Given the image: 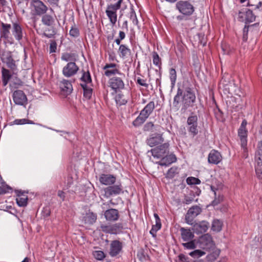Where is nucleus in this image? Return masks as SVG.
<instances>
[{"mask_svg":"<svg viewBox=\"0 0 262 262\" xmlns=\"http://www.w3.org/2000/svg\"><path fill=\"white\" fill-rule=\"evenodd\" d=\"M27 35L26 29L20 22L12 21V24L0 22V37L10 43H13L14 39L20 41Z\"/></svg>","mask_w":262,"mask_h":262,"instance_id":"obj_1","label":"nucleus"},{"mask_svg":"<svg viewBox=\"0 0 262 262\" xmlns=\"http://www.w3.org/2000/svg\"><path fill=\"white\" fill-rule=\"evenodd\" d=\"M182 102L181 111L185 112L189 107L194 106L196 102V96L193 88L190 86L179 87L173 98V105L178 107Z\"/></svg>","mask_w":262,"mask_h":262,"instance_id":"obj_2","label":"nucleus"},{"mask_svg":"<svg viewBox=\"0 0 262 262\" xmlns=\"http://www.w3.org/2000/svg\"><path fill=\"white\" fill-rule=\"evenodd\" d=\"M0 59L11 71L12 74H17V66L12 52L0 48Z\"/></svg>","mask_w":262,"mask_h":262,"instance_id":"obj_3","label":"nucleus"},{"mask_svg":"<svg viewBox=\"0 0 262 262\" xmlns=\"http://www.w3.org/2000/svg\"><path fill=\"white\" fill-rule=\"evenodd\" d=\"M155 108V102L150 101L140 112V115L133 122V125L135 127L141 125L148 118Z\"/></svg>","mask_w":262,"mask_h":262,"instance_id":"obj_4","label":"nucleus"},{"mask_svg":"<svg viewBox=\"0 0 262 262\" xmlns=\"http://www.w3.org/2000/svg\"><path fill=\"white\" fill-rule=\"evenodd\" d=\"M30 8L32 14L38 16L46 13L49 9L48 6L41 0H31Z\"/></svg>","mask_w":262,"mask_h":262,"instance_id":"obj_5","label":"nucleus"},{"mask_svg":"<svg viewBox=\"0 0 262 262\" xmlns=\"http://www.w3.org/2000/svg\"><path fill=\"white\" fill-rule=\"evenodd\" d=\"M176 9L182 14L190 16L194 12V7L190 1L180 0L177 2Z\"/></svg>","mask_w":262,"mask_h":262,"instance_id":"obj_6","label":"nucleus"},{"mask_svg":"<svg viewBox=\"0 0 262 262\" xmlns=\"http://www.w3.org/2000/svg\"><path fill=\"white\" fill-rule=\"evenodd\" d=\"M198 119L199 118L194 112H191L187 119L188 132L193 137L199 134Z\"/></svg>","mask_w":262,"mask_h":262,"instance_id":"obj_7","label":"nucleus"},{"mask_svg":"<svg viewBox=\"0 0 262 262\" xmlns=\"http://www.w3.org/2000/svg\"><path fill=\"white\" fill-rule=\"evenodd\" d=\"M196 244L198 247L206 251L212 250L215 247V243L212 239V236L208 233L200 237L196 242Z\"/></svg>","mask_w":262,"mask_h":262,"instance_id":"obj_8","label":"nucleus"},{"mask_svg":"<svg viewBox=\"0 0 262 262\" xmlns=\"http://www.w3.org/2000/svg\"><path fill=\"white\" fill-rule=\"evenodd\" d=\"M104 196L108 198L112 196H116L123 193V187L120 182L116 184H113L104 188Z\"/></svg>","mask_w":262,"mask_h":262,"instance_id":"obj_9","label":"nucleus"},{"mask_svg":"<svg viewBox=\"0 0 262 262\" xmlns=\"http://www.w3.org/2000/svg\"><path fill=\"white\" fill-rule=\"evenodd\" d=\"M256 16L252 11L248 8H244L238 13V20L248 24L255 20Z\"/></svg>","mask_w":262,"mask_h":262,"instance_id":"obj_10","label":"nucleus"},{"mask_svg":"<svg viewBox=\"0 0 262 262\" xmlns=\"http://www.w3.org/2000/svg\"><path fill=\"white\" fill-rule=\"evenodd\" d=\"M121 5L119 3H115L111 4L107 6L105 13L113 25H114L117 21V11L121 8Z\"/></svg>","mask_w":262,"mask_h":262,"instance_id":"obj_11","label":"nucleus"},{"mask_svg":"<svg viewBox=\"0 0 262 262\" xmlns=\"http://www.w3.org/2000/svg\"><path fill=\"white\" fill-rule=\"evenodd\" d=\"M169 143H164L148 151V153L150 152L154 157L159 159L169 154Z\"/></svg>","mask_w":262,"mask_h":262,"instance_id":"obj_12","label":"nucleus"},{"mask_svg":"<svg viewBox=\"0 0 262 262\" xmlns=\"http://www.w3.org/2000/svg\"><path fill=\"white\" fill-rule=\"evenodd\" d=\"M202 211V208L198 205H194L190 207L185 215L186 222L189 225H192L194 219L200 214Z\"/></svg>","mask_w":262,"mask_h":262,"instance_id":"obj_13","label":"nucleus"},{"mask_svg":"<svg viewBox=\"0 0 262 262\" xmlns=\"http://www.w3.org/2000/svg\"><path fill=\"white\" fill-rule=\"evenodd\" d=\"M78 70L79 67L75 62H69L63 68L62 74L66 77H71L76 74Z\"/></svg>","mask_w":262,"mask_h":262,"instance_id":"obj_14","label":"nucleus"},{"mask_svg":"<svg viewBox=\"0 0 262 262\" xmlns=\"http://www.w3.org/2000/svg\"><path fill=\"white\" fill-rule=\"evenodd\" d=\"M14 103L19 105H25L27 104L28 99L25 93L19 90H15L12 94Z\"/></svg>","mask_w":262,"mask_h":262,"instance_id":"obj_15","label":"nucleus"},{"mask_svg":"<svg viewBox=\"0 0 262 262\" xmlns=\"http://www.w3.org/2000/svg\"><path fill=\"white\" fill-rule=\"evenodd\" d=\"M123 243L119 240H113L110 244L109 254L111 257H116L122 251Z\"/></svg>","mask_w":262,"mask_h":262,"instance_id":"obj_16","label":"nucleus"},{"mask_svg":"<svg viewBox=\"0 0 262 262\" xmlns=\"http://www.w3.org/2000/svg\"><path fill=\"white\" fill-rule=\"evenodd\" d=\"M247 122L246 119H244L238 130V135L240 138L241 146H245L247 145V135L248 130L246 129Z\"/></svg>","mask_w":262,"mask_h":262,"instance_id":"obj_17","label":"nucleus"},{"mask_svg":"<svg viewBox=\"0 0 262 262\" xmlns=\"http://www.w3.org/2000/svg\"><path fill=\"white\" fill-rule=\"evenodd\" d=\"M117 66L118 65L115 63H106L103 68V69L105 70L104 75L107 77H110L118 74L124 77V75L122 74L119 70L116 68Z\"/></svg>","mask_w":262,"mask_h":262,"instance_id":"obj_18","label":"nucleus"},{"mask_svg":"<svg viewBox=\"0 0 262 262\" xmlns=\"http://www.w3.org/2000/svg\"><path fill=\"white\" fill-rule=\"evenodd\" d=\"M110 87L116 92L119 91L120 90L123 89L124 88V83L121 77H114L109 80Z\"/></svg>","mask_w":262,"mask_h":262,"instance_id":"obj_19","label":"nucleus"},{"mask_svg":"<svg viewBox=\"0 0 262 262\" xmlns=\"http://www.w3.org/2000/svg\"><path fill=\"white\" fill-rule=\"evenodd\" d=\"M104 216L106 221L116 222L120 217L118 210L114 208L108 209L104 212Z\"/></svg>","mask_w":262,"mask_h":262,"instance_id":"obj_20","label":"nucleus"},{"mask_svg":"<svg viewBox=\"0 0 262 262\" xmlns=\"http://www.w3.org/2000/svg\"><path fill=\"white\" fill-rule=\"evenodd\" d=\"M99 181L102 185L110 186L115 183L116 177L113 174L101 173L99 175Z\"/></svg>","mask_w":262,"mask_h":262,"instance_id":"obj_21","label":"nucleus"},{"mask_svg":"<svg viewBox=\"0 0 262 262\" xmlns=\"http://www.w3.org/2000/svg\"><path fill=\"white\" fill-rule=\"evenodd\" d=\"M209 224L207 221H203L193 224L192 230L196 234L205 233L207 231Z\"/></svg>","mask_w":262,"mask_h":262,"instance_id":"obj_22","label":"nucleus"},{"mask_svg":"<svg viewBox=\"0 0 262 262\" xmlns=\"http://www.w3.org/2000/svg\"><path fill=\"white\" fill-rule=\"evenodd\" d=\"M17 198L16 199L17 205L20 207L26 206L28 204V196L25 194L26 192L21 190H15Z\"/></svg>","mask_w":262,"mask_h":262,"instance_id":"obj_23","label":"nucleus"},{"mask_svg":"<svg viewBox=\"0 0 262 262\" xmlns=\"http://www.w3.org/2000/svg\"><path fill=\"white\" fill-rule=\"evenodd\" d=\"M41 21L42 24L47 27H54L55 24V20L56 16L55 14H50L48 13H45L42 15H41Z\"/></svg>","mask_w":262,"mask_h":262,"instance_id":"obj_24","label":"nucleus"},{"mask_svg":"<svg viewBox=\"0 0 262 262\" xmlns=\"http://www.w3.org/2000/svg\"><path fill=\"white\" fill-rule=\"evenodd\" d=\"M222 160V156L220 152L215 149L211 150L208 155V162L212 164H217Z\"/></svg>","mask_w":262,"mask_h":262,"instance_id":"obj_25","label":"nucleus"},{"mask_svg":"<svg viewBox=\"0 0 262 262\" xmlns=\"http://www.w3.org/2000/svg\"><path fill=\"white\" fill-rule=\"evenodd\" d=\"M60 89L62 94L66 96L71 94L73 91L71 82L68 80L63 79L60 84Z\"/></svg>","mask_w":262,"mask_h":262,"instance_id":"obj_26","label":"nucleus"},{"mask_svg":"<svg viewBox=\"0 0 262 262\" xmlns=\"http://www.w3.org/2000/svg\"><path fill=\"white\" fill-rule=\"evenodd\" d=\"M259 23H256L252 25H246L243 29V35L242 40L244 42H246L248 39V34L249 32H252L256 31L257 32L258 30L256 29L259 26Z\"/></svg>","mask_w":262,"mask_h":262,"instance_id":"obj_27","label":"nucleus"},{"mask_svg":"<svg viewBox=\"0 0 262 262\" xmlns=\"http://www.w3.org/2000/svg\"><path fill=\"white\" fill-rule=\"evenodd\" d=\"M97 219V214L89 210L83 216L82 221L85 224L93 225L96 222Z\"/></svg>","mask_w":262,"mask_h":262,"instance_id":"obj_28","label":"nucleus"},{"mask_svg":"<svg viewBox=\"0 0 262 262\" xmlns=\"http://www.w3.org/2000/svg\"><path fill=\"white\" fill-rule=\"evenodd\" d=\"M161 158V160L157 162L161 166H168L171 163L175 162L177 160V158L173 154H167Z\"/></svg>","mask_w":262,"mask_h":262,"instance_id":"obj_29","label":"nucleus"},{"mask_svg":"<svg viewBox=\"0 0 262 262\" xmlns=\"http://www.w3.org/2000/svg\"><path fill=\"white\" fill-rule=\"evenodd\" d=\"M164 141V139L162 135L156 134L155 136H151L146 140L147 145L150 147H154L161 144Z\"/></svg>","mask_w":262,"mask_h":262,"instance_id":"obj_30","label":"nucleus"},{"mask_svg":"<svg viewBox=\"0 0 262 262\" xmlns=\"http://www.w3.org/2000/svg\"><path fill=\"white\" fill-rule=\"evenodd\" d=\"M180 231L181 232V237L183 241L187 242L193 238V233L189 229H186L184 227H181L180 229Z\"/></svg>","mask_w":262,"mask_h":262,"instance_id":"obj_31","label":"nucleus"},{"mask_svg":"<svg viewBox=\"0 0 262 262\" xmlns=\"http://www.w3.org/2000/svg\"><path fill=\"white\" fill-rule=\"evenodd\" d=\"M11 71L4 67L2 68V78L3 86H6L12 77Z\"/></svg>","mask_w":262,"mask_h":262,"instance_id":"obj_32","label":"nucleus"},{"mask_svg":"<svg viewBox=\"0 0 262 262\" xmlns=\"http://www.w3.org/2000/svg\"><path fill=\"white\" fill-rule=\"evenodd\" d=\"M211 190L214 192V199L212 201L211 205L213 206H217L224 200V196L221 194H216V191L218 190V188L215 187L214 186L210 185Z\"/></svg>","mask_w":262,"mask_h":262,"instance_id":"obj_33","label":"nucleus"},{"mask_svg":"<svg viewBox=\"0 0 262 262\" xmlns=\"http://www.w3.org/2000/svg\"><path fill=\"white\" fill-rule=\"evenodd\" d=\"M119 56L123 59L127 58L131 54V50L125 45L122 44L118 49Z\"/></svg>","mask_w":262,"mask_h":262,"instance_id":"obj_34","label":"nucleus"},{"mask_svg":"<svg viewBox=\"0 0 262 262\" xmlns=\"http://www.w3.org/2000/svg\"><path fill=\"white\" fill-rule=\"evenodd\" d=\"M255 172L259 179H262V157L256 156Z\"/></svg>","mask_w":262,"mask_h":262,"instance_id":"obj_35","label":"nucleus"},{"mask_svg":"<svg viewBox=\"0 0 262 262\" xmlns=\"http://www.w3.org/2000/svg\"><path fill=\"white\" fill-rule=\"evenodd\" d=\"M77 55L74 53L64 52L61 54V59L62 60L67 62H75L76 61Z\"/></svg>","mask_w":262,"mask_h":262,"instance_id":"obj_36","label":"nucleus"},{"mask_svg":"<svg viewBox=\"0 0 262 262\" xmlns=\"http://www.w3.org/2000/svg\"><path fill=\"white\" fill-rule=\"evenodd\" d=\"M80 86L83 91L84 97L88 100L90 99L93 93V89L86 84V83H81Z\"/></svg>","mask_w":262,"mask_h":262,"instance_id":"obj_37","label":"nucleus"},{"mask_svg":"<svg viewBox=\"0 0 262 262\" xmlns=\"http://www.w3.org/2000/svg\"><path fill=\"white\" fill-rule=\"evenodd\" d=\"M82 75L80 78V80L83 82L82 83H86L88 85L89 84L92 83V80L90 71L88 70L86 72L83 70H82Z\"/></svg>","mask_w":262,"mask_h":262,"instance_id":"obj_38","label":"nucleus"},{"mask_svg":"<svg viewBox=\"0 0 262 262\" xmlns=\"http://www.w3.org/2000/svg\"><path fill=\"white\" fill-rule=\"evenodd\" d=\"M123 229L122 223H118L111 224V234H117L122 232Z\"/></svg>","mask_w":262,"mask_h":262,"instance_id":"obj_39","label":"nucleus"},{"mask_svg":"<svg viewBox=\"0 0 262 262\" xmlns=\"http://www.w3.org/2000/svg\"><path fill=\"white\" fill-rule=\"evenodd\" d=\"M223 222L218 219L214 220L211 225V229L216 232H220L222 230Z\"/></svg>","mask_w":262,"mask_h":262,"instance_id":"obj_40","label":"nucleus"},{"mask_svg":"<svg viewBox=\"0 0 262 262\" xmlns=\"http://www.w3.org/2000/svg\"><path fill=\"white\" fill-rule=\"evenodd\" d=\"M194 194L193 193V192H191L190 190L187 195H184V198L183 201V203L185 204H191L194 200Z\"/></svg>","mask_w":262,"mask_h":262,"instance_id":"obj_41","label":"nucleus"},{"mask_svg":"<svg viewBox=\"0 0 262 262\" xmlns=\"http://www.w3.org/2000/svg\"><path fill=\"white\" fill-rule=\"evenodd\" d=\"M152 58L154 64L158 66L159 70H161L162 66L161 59L156 52L152 53Z\"/></svg>","mask_w":262,"mask_h":262,"instance_id":"obj_42","label":"nucleus"},{"mask_svg":"<svg viewBox=\"0 0 262 262\" xmlns=\"http://www.w3.org/2000/svg\"><path fill=\"white\" fill-rule=\"evenodd\" d=\"M178 168L176 166L171 167L167 172L166 177L169 179L173 178L175 176L179 173Z\"/></svg>","mask_w":262,"mask_h":262,"instance_id":"obj_43","label":"nucleus"},{"mask_svg":"<svg viewBox=\"0 0 262 262\" xmlns=\"http://www.w3.org/2000/svg\"><path fill=\"white\" fill-rule=\"evenodd\" d=\"M25 124H34V122L30 120L27 119H15L14 121L10 123V125L13 124L21 125Z\"/></svg>","mask_w":262,"mask_h":262,"instance_id":"obj_44","label":"nucleus"},{"mask_svg":"<svg viewBox=\"0 0 262 262\" xmlns=\"http://www.w3.org/2000/svg\"><path fill=\"white\" fill-rule=\"evenodd\" d=\"M195 240L191 239L189 241L186 242L185 243H182V245L185 249H194L198 247V245L195 244Z\"/></svg>","mask_w":262,"mask_h":262,"instance_id":"obj_45","label":"nucleus"},{"mask_svg":"<svg viewBox=\"0 0 262 262\" xmlns=\"http://www.w3.org/2000/svg\"><path fill=\"white\" fill-rule=\"evenodd\" d=\"M116 101L117 104L119 105H125L127 100L125 99L124 96L121 94H118L116 96Z\"/></svg>","mask_w":262,"mask_h":262,"instance_id":"obj_46","label":"nucleus"},{"mask_svg":"<svg viewBox=\"0 0 262 262\" xmlns=\"http://www.w3.org/2000/svg\"><path fill=\"white\" fill-rule=\"evenodd\" d=\"M186 183L189 185L200 184L201 183V181L198 178L190 177L187 178Z\"/></svg>","mask_w":262,"mask_h":262,"instance_id":"obj_47","label":"nucleus"},{"mask_svg":"<svg viewBox=\"0 0 262 262\" xmlns=\"http://www.w3.org/2000/svg\"><path fill=\"white\" fill-rule=\"evenodd\" d=\"M93 255L96 259L99 260H103L105 257V254L102 251H94Z\"/></svg>","mask_w":262,"mask_h":262,"instance_id":"obj_48","label":"nucleus"},{"mask_svg":"<svg viewBox=\"0 0 262 262\" xmlns=\"http://www.w3.org/2000/svg\"><path fill=\"white\" fill-rule=\"evenodd\" d=\"M169 74L171 83L172 85H174L177 79V73L176 70L174 68H171L169 70Z\"/></svg>","mask_w":262,"mask_h":262,"instance_id":"obj_49","label":"nucleus"},{"mask_svg":"<svg viewBox=\"0 0 262 262\" xmlns=\"http://www.w3.org/2000/svg\"><path fill=\"white\" fill-rule=\"evenodd\" d=\"M129 18L131 20H132L133 23L134 24L138 25L139 22L133 6H132L130 8Z\"/></svg>","mask_w":262,"mask_h":262,"instance_id":"obj_50","label":"nucleus"},{"mask_svg":"<svg viewBox=\"0 0 262 262\" xmlns=\"http://www.w3.org/2000/svg\"><path fill=\"white\" fill-rule=\"evenodd\" d=\"M10 190H12V188L3 182L2 186H0V195L8 192Z\"/></svg>","mask_w":262,"mask_h":262,"instance_id":"obj_51","label":"nucleus"},{"mask_svg":"<svg viewBox=\"0 0 262 262\" xmlns=\"http://www.w3.org/2000/svg\"><path fill=\"white\" fill-rule=\"evenodd\" d=\"M205 253L201 250H195L189 253V255L193 258H199L204 255Z\"/></svg>","mask_w":262,"mask_h":262,"instance_id":"obj_52","label":"nucleus"},{"mask_svg":"<svg viewBox=\"0 0 262 262\" xmlns=\"http://www.w3.org/2000/svg\"><path fill=\"white\" fill-rule=\"evenodd\" d=\"M258 0H248V6H255V9H258L262 5L261 2H258Z\"/></svg>","mask_w":262,"mask_h":262,"instance_id":"obj_53","label":"nucleus"},{"mask_svg":"<svg viewBox=\"0 0 262 262\" xmlns=\"http://www.w3.org/2000/svg\"><path fill=\"white\" fill-rule=\"evenodd\" d=\"M155 125L152 122H148L145 124L143 126V130L144 132H154V127Z\"/></svg>","mask_w":262,"mask_h":262,"instance_id":"obj_54","label":"nucleus"},{"mask_svg":"<svg viewBox=\"0 0 262 262\" xmlns=\"http://www.w3.org/2000/svg\"><path fill=\"white\" fill-rule=\"evenodd\" d=\"M51 28H52V29L51 30V33H47L44 32L42 34L43 36H45L48 38H51L54 37L55 35L57 34V30L54 27H52Z\"/></svg>","mask_w":262,"mask_h":262,"instance_id":"obj_55","label":"nucleus"},{"mask_svg":"<svg viewBox=\"0 0 262 262\" xmlns=\"http://www.w3.org/2000/svg\"><path fill=\"white\" fill-rule=\"evenodd\" d=\"M101 230L105 233L111 234V224L104 225L101 224L100 226Z\"/></svg>","mask_w":262,"mask_h":262,"instance_id":"obj_56","label":"nucleus"},{"mask_svg":"<svg viewBox=\"0 0 262 262\" xmlns=\"http://www.w3.org/2000/svg\"><path fill=\"white\" fill-rule=\"evenodd\" d=\"M70 35L73 37H77L79 36V30L77 28L72 27L69 32Z\"/></svg>","mask_w":262,"mask_h":262,"instance_id":"obj_57","label":"nucleus"},{"mask_svg":"<svg viewBox=\"0 0 262 262\" xmlns=\"http://www.w3.org/2000/svg\"><path fill=\"white\" fill-rule=\"evenodd\" d=\"M51 214V209L50 207L46 206L43 207V210L41 212L42 216L43 217L44 219H46L49 217Z\"/></svg>","mask_w":262,"mask_h":262,"instance_id":"obj_58","label":"nucleus"},{"mask_svg":"<svg viewBox=\"0 0 262 262\" xmlns=\"http://www.w3.org/2000/svg\"><path fill=\"white\" fill-rule=\"evenodd\" d=\"M50 53H55L57 50V43L55 40H50Z\"/></svg>","mask_w":262,"mask_h":262,"instance_id":"obj_59","label":"nucleus"},{"mask_svg":"<svg viewBox=\"0 0 262 262\" xmlns=\"http://www.w3.org/2000/svg\"><path fill=\"white\" fill-rule=\"evenodd\" d=\"M136 83L140 85L143 86L146 88L148 87V84L146 83V79H141L140 77H137Z\"/></svg>","mask_w":262,"mask_h":262,"instance_id":"obj_60","label":"nucleus"},{"mask_svg":"<svg viewBox=\"0 0 262 262\" xmlns=\"http://www.w3.org/2000/svg\"><path fill=\"white\" fill-rule=\"evenodd\" d=\"M154 215L156 220V225L154 226L157 228V230H159L161 227V220L158 214L155 213Z\"/></svg>","mask_w":262,"mask_h":262,"instance_id":"obj_61","label":"nucleus"},{"mask_svg":"<svg viewBox=\"0 0 262 262\" xmlns=\"http://www.w3.org/2000/svg\"><path fill=\"white\" fill-rule=\"evenodd\" d=\"M12 84L15 89H18L23 85L24 82L20 79H16L12 82Z\"/></svg>","mask_w":262,"mask_h":262,"instance_id":"obj_62","label":"nucleus"},{"mask_svg":"<svg viewBox=\"0 0 262 262\" xmlns=\"http://www.w3.org/2000/svg\"><path fill=\"white\" fill-rule=\"evenodd\" d=\"M66 192L63 190H59L57 191V195L60 198L62 202L66 200Z\"/></svg>","mask_w":262,"mask_h":262,"instance_id":"obj_63","label":"nucleus"},{"mask_svg":"<svg viewBox=\"0 0 262 262\" xmlns=\"http://www.w3.org/2000/svg\"><path fill=\"white\" fill-rule=\"evenodd\" d=\"M179 259L182 262H190L188 260V257L186 256L183 254H180L178 256Z\"/></svg>","mask_w":262,"mask_h":262,"instance_id":"obj_64","label":"nucleus"}]
</instances>
